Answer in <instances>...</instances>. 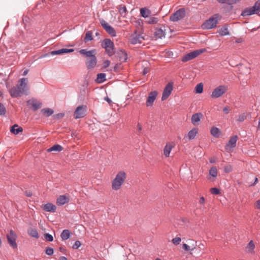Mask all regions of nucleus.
Here are the masks:
<instances>
[{"label": "nucleus", "instance_id": "obj_18", "mask_svg": "<svg viewBox=\"0 0 260 260\" xmlns=\"http://www.w3.org/2000/svg\"><path fill=\"white\" fill-rule=\"evenodd\" d=\"M70 201L69 196L61 195L56 200V204L57 205L61 206L68 203Z\"/></svg>", "mask_w": 260, "mask_h": 260}, {"label": "nucleus", "instance_id": "obj_17", "mask_svg": "<svg viewBox=\"0 0 260 260\" xmlns=\"http://www.w3.org/2000/svg\"><path fill=\"white\" fill-rule=\"evenodd\" d=\"M238 140V137L237 136H232L229 140L227 143L225 149L227 150H230V148H233L236 146V142Z\"/></svg>", "mask_w": 260, "mask_h": 260}, {"label": "nucleus", "instance_id": "obj_13", "mask_svg": "<svg viewBox=\"0 0 260 260\" xmlns=\"http://www.w3.org/2000/svg\"><path fill=\"white\" fill-rule=\"evenodd\" d=\"M86 108V106L84 105L78 106L74 112V118L79 119L83 117L85 115Z\"/></svg>", "mask_w": 260, "mask_h": 260}, {"label": "nucleus", "instance_id": "obj_6", "mask_svg": "<svg viewBox=\"0 0 260 260\" xmlns=\"http://www.w3.org/2000/svg\"><path fill=\"white\" fill-rule=\"evenodd\" d=\"M219 17V15L218 14L213 15L212 17H210L209 19L205 21L202 24V28L203 29H209L216 27Z\"/></svg>", "mask_w": 260, "mask_h": 260}, {"label": "nucleus", "instance_id": "obj_10", "mask_svg": "<svg viewBox=\"0 0 260 260\" xmlns=\"http://www.w3.org/2000/svg\"><path fill=\"white\" fill-rule=\"evenodd\" d=\"M100 21L101 25L109 35L113 37L116 36V31L113 27L103 19H100Z\"/></svg>", "mask_w": 260, "mask_h": 260}, {"label": "nucleus", "instance_id": "obj_19", "mask_svg": "<svg viewBox=\"0 0 260 260\" xmlns=\"http://www.w3.org/2000/svg\"><path fill=\"white\" fill-rule=\"evenodd\" d=\"M203 117V114L201 113H197L193 114L191 118V122L194 125H198L199 124L201 118Z\"/></svg>", "mask_w": 260, "mask_h": 260}, {"label": "nucleus", "instance_id": "obj_35", "mask_svg": "<svg viewBox=\"0 0 260 260\" xmlns=\"http://www.w3.org/2000/svg\"><path fill=\"white\" fill-rule=\"evenodd\" d=\"M221 4H227L228 5H233L240 1V0H217Z\"/></svg>", "mask_w": 260, "mask_h": 260}, {"label": "nucleus", "instance_id": "obj_34", "mask_svg": "<svg viewBox=\"0 0 260 260\" xmlns=\"http://www.w3.org/2000/svg\"><path fill=\"white\" fill-rule=\"evenodd\" d=\"M106 80V74L105 73H100L97 75L96 82L98 83H103Z\"/></svg>", "mask_w": 260, "mask_h": 260}, {"label": "nucleus", "instance_id": "obj_9", "mask_svg": "<svg viewBox=\"0 0 260 260\" xmlns=\"http://www.w3.org/2000/svg\"><path fill=\"white\" fill-rule=\"evenodd\" d=\"M227 90V86L224 85H220L213 90L211 96L213 98H219L225 93Z\"/></svg>", "mask_w": 260, "mask_h": 260}, {"label": "nucleus", "instance_id": "obj_26", "mask_svg": "<svg viewBox=\"0 0 260 260\" xmlns=\"http://www.w3.org/2000/svg\"><path fill=\"white\" fill-rule=\"evenodd\" d=\"M198 132V129L196 128H193L191 129L187 134V137L189 140L193 139L196 136L197 133Z\"/></svg>", "mask_w": 260, "mask_h": 260}, {"label": "nucleus", "instance_id": "obj_32", "mask_svg": "<svg viewBox=\"0 0 260 260\" xmlns=\"http://www.w3.org/2000/svg\"><path fill=\"white\" fill-rule=\"evenodd\" d=\"M219 35L221 36H224L228 35L229 34V30H228V27L226 26H225V25L223 26L219 29Z\"/></svg>", "mask_w": 260, "mask_h": 260}, {"label": "nucleus", "instance_id": "obj_50", "mask_svg": "<svg viewBox=\"0 0 260 260\" xmlns=\"http://www.w3.org/2000/svg\"><path fill=\"white\" fill-rule=\"evenodd\" d=\"M81 245V243L79 241H76L74 245H73L72 247L74 249H78L80 246Z\"/></svg>", "mask_w": 260, "mask_h": 260}, {"label": "nucleus", "instance_id": "obj_43", "mask_svg": "<svg viewBox=\"0 0 260 260\" xmlns=\"http://www.w3.org/2000/svg\"><path fill=\"white\" fill-rule=\"evenodd\" d=\"M246 118H247L246 114L242 113L239 116V117L237 119V121H238L239 122H242L244 120H245L246 119Z\"/></svg>", "mask_w": 260, "mask_h": 260}, {"label": "nucleus", "instance_id": "obj_30", "mask_svg": "<svg viewBox=\"0 0 260 260\" xmlns=\"http://www.w3.org/2000/svg\"><path fill=\"white\" fill-rule=\"evenodd\" d=\"M140 14L142 17L147 18L151 14V11L145 8H143L140 9Z\"/></svg>", "mask_w": 260, "mask_h": 260}, {"label": "nucleus", "instance_id": "obj_53", "mask_svg": "<svg viewBox=\"0 0 260 260\" xmlns=\"http://www.w3.org/2000/svg\"><path fill=\"white\" fill-rule=\"evenodd\" d=\"M230 109H229V108L228 107H225L223 109V111L225 114H228L230 112Z\"/></svg>", "mask_w": 260, "mask_h": 260}, {"label": "nucleus", "instance_id": "obj_23", "mask_svg": "<svg viewBox=\"0 0 260 260\" xmlns=\"http://www.w3.org/2000/svg\"><path fill=\"white\" fill-rule=\"evenodd\" d=\"M255 244L253 240H250L246 247V251L251 254H254Z\"/></svg>", "mask_w": 260, "mask_h": 260}, {"label": "nucleus", "instance_id": "obj_63", "mask_svg": "<svg viewBox=\"0 0 260 260\" xmlns=\"http://www.w3.org/2000/svg\"><path fill=\"white\" fill-rule=\"evenodd\" d=\"M210 162L211 163H214V162H215V161H214V160H213V159H211L210 160Z\"/></svg>", "mask_w": 260, "mask_h": 260}, {"label": "nucleus", "instance_id": "obj_22", "mask_svg": "<svg viewBox=\"0 0 260 260\" xmlns=\"http://www.w3.org/2000/svg\"><path fill=\"white\" fill-rule=\"evenodd\" d=\"M174 146L173 143L168 142L166 143L163 150L164 154L166 157H169L170 152Z\"/></svg>", "mask_w": 260, "mask_h": 260}, {"label": "nucleus", "instance_id": "obj_55", "mask_svg": "<svg viewBox=\"0 0 260 260\" xmlns=\"http://www.w3.org/2000/svg\"><path fill=\"white\" fill-rule=\"evenodd\" d=\"M199 203L200 204H204L205 203V198L203 197L200 198Z\"/></svg>", "mask_w": 260, "mask_h": 260}, {"label": "nucleus", "instance_id": "obj_33", "mask_svg": "<svg viewBox=\"0 0 260 260\" xmlns=\"http://www.w3.org/2000/svg\"><path fill=\"white\" fill-rule=\"evenodd\" d=\"M28 234L36 239L39 238V236L37 230L35 229H30L28 231Z\"/></svg>", "mask_w": 260, "mask_h": 260}, {"label": "nucleus", "instance_id": "obj_3", "mask_svg": "<svg viewBox=\"0 0 260 260\" xmlns=\"http://www.w3.org/2000/svg\"><path fill=\"white\" fill-rule=\"evenodd\" d=\"M126 175L124 171L119 172L115 179L112 182V188L114 190H117L121 188V186L125 181Z\"/></svg>", "mask_w": 260, "mask_h": 260}, {"label": "nucleus", "instance_id": "obj_45", "mask_svg": "<svg viewBox=\"0 0 260 260\" xmlns=\"http://www.w3.org/2000/svg\"><path fill=\"white\" fill-rule=\"evenodd\" d=\"M181 241V239L178 237H175L172 240V243L175 245H178L180 243Z\"/></svg>", "mask_w": 260, "mask_h": 260}, {"label": "nucleus", "instance_id": "obj_8", "mask_svg": "<svg viewBox=\"0 0 260 260\" xmlns=\"http://www.w3.org/2000/svg\"><path fill=\"white\" fill-rule=\"evenodd\" d=\"M206 51V49H201L199 50H196L193 51H192L190 53H188L183 56L182 58V61L185 62L188 60H191L198 55H200L201 53Z\"/></svg>", "mask_w": 260, "mask_h": 260}, {"label": "nucleus", "instance_id": "obj_57", "mask_svg": "<svg viewBox=\"0 0 260 260\" xmlns=\"http://www.w3.org/2000/svg\"><path fill=\"white\" fill-rule=\"evenodd\" d=\"M25 195L27 197H31L32 195V193L30 191H26Z\"/></svg>", "mask_w": 260, "mask_h": 260}, {"label": "nucleus", "instance_id": "obj_48", "mask_svg": "<svg viewBox=\"0 0 260 260\" xmlns=\"http://www.w3.org/2000/svg\"><path fill=\"white\" fill-rule=\"evenodd\" d=\"M6 108L4 105L0 103V115H4L6 113Z\"/></svg>", "mask_w": 260, "mask_h": 260}, {"label": "nucleus", "instance_id": "obj_12", "mask_svg": "<svg viewBox=\"0 0 260 260\" xmlns=\"http://www.w3.org/2000/svg\"><path fill=\"white\" fill-rule=\"evenodd\" d=\"M74 51L73 49H67V48H62L61 49H59L55 51H52L50 53H46L43 55H42L40 58H44L47 56H49L50 55H59L63 53H68L72 52Z\"/></svg>", "mask_w": 260, "mask_h": 260}, {"label": "nucleus", "instance_id": "obj_54", "mask_svg": "<svg viewBox=\"0 0 260 260\" xmlns=\"http://www.w3.org/2000/svg\"><path fill=\"white\" fill-rule=\"evenodd\" d=\"M255 208L260 210V200H258L256 202Z\"/></svg>", "mask_w": 260, "mask_h": 260}, {"label": "nucleus", "instance_id": "obj_21", "mask_svg": "<svg viewBox=\"0 0 260 260\" xmlns=\"http://www.w3.org/2000/svg\"><path fill=\"white\" fill-rule=\"evenodd\" d=\"M144 40L143 37L140 35H132L129 39V42L132 44H136L138 43H141L142 41Z\"/></svg>", "mask_w": 260, "mask_h": 260}, {"label": "nucleus", "instance_id": "obj_61", "mask_svg": "<svg viewBox=\"0 0 260 260\" xmlns=\"http://www.w3.org/2000/svg\"><path fill=\"white\" fill-rule=\"evenodd\" d=\"M257 129L258 130H260V117L259 118L258 124V126H257Z\"/></svg>", "mask_w": 260, "mask_h": 260}, {"label": "nucleus", "instance_id": "obj_5", "mask_svg": "<svg viewBox=\"0 0 260 260\" xmlns=\"http://www.w3.org/2000/svg\"><path fill=\"white\" fill-rule=\"evenodd\" d=\"M258 12H260V0L256 1L253 7L247 8L242 11L241 15L243 16H248L254 14H257Z\"/></svg>", "mask_w": 260, "mask_h": 260}, {"label": "nucleus", "instance_id": "obj_52", "mask_svg": "<svg viewBox=\"0 0 260 260\" xmlns=\"http://www.w3.org/2000/svg\"><path fill=\"white\" fill-rule=\"evenodd\" d=\"M150 71V69L149 68H145L143 71V74L144 75H145L146 74H147L148 73H149Z\"/></svg>", "mask_w": 260, "mask_h": 260}, {"label": "nucleus", "instance_id": "obj_27", "mask_svg": "<svg viewBox=\"0 0 260 260\" xmlns=\"http://www.w3.org/2000/svg\"><path fill=\"white\" fill-rule=\"evenodd\" d=\"M71 236V233L69 230H64L62 232L60 237L62 240H66L68 239Z\"/></svg>", "mask_w": 260, "mask_h": 260}, {"label": "nucleus", "instance_id": "obj_62", "mask_svg": "<svg viewBox=\"0 0 260 260\" xmlns=\"http://www.w3.org/2000/svg\"><path fill=\"white\" fill-rule=\"evenodd\" d=\"M257 180H258L257 178H255V181H254V182L252 184V185H254L256 183V182H257Z\"/></svg>", "mask_w": 260, "mask_h": 260}, {"label": "nucleus", "instance_id": "obj_47", "mask_svg": "<svg viewBox=\"0 0 260 260\" xmlns=\"http://www.w3.org/2000/svg\"><path fill=\"white\" fill-rule=\"evenodd\" d=\"M44 237L45 239L49 242H52L53 240V236L48 233L45 234L44 235Z\"/></svg>", "mask_w": 260, "mask_h": 260}, {"label": "nucleus", "instance_id": "obj_7", "mask_svg": "<svg viewBox=\"0 0 260 260\" xmlns=\"http://www.w3.org/2000/svg\"><path fill=\"white\" fill-rule=\"evenodd\" d=\"M185 16V9L180 8L170 16V20L173 22H177L183 19Z\"/></svg>", "mask_w": 260, "mask_h": 260}, {"label": "nucleus", "instance_id": "obj_16", "mask_svg": "<svg viewBox=\"0 0 260 260\" xmlns=\"http://www.w3.org/2000/svg\"><path fill=\"white\" fill-rule=\"evenodd\" d=\"M157 95V92L156 91H153L149 93L146 103L147 107L151 106L153 105V102L156 99Z\"/></svg>", "mask_w": 260, "mask_h": 260}, {"label": "nucleus", "instance_id": "obj_41", "mask_svg": "<svg viewBox=\"0 0 260 260\" xmlns=\"http://www.w3.org/2000/svg\"><path fill=\"white\" fill-rule=\"evenodd\" d=\"M84 39L85 41H91L93 39L92 37V32L90 31H87L86 33Z\"/></svg>", "mask_w": 260, "mask_h": 260}, {"label": "nucleus", "instance_id": "obj_49", "mask_svg": "<svg viewBox=\"0 0 260 260\" xmlns=\"http://www.w3.org/2000/svg\"><path fill=\"white\" fill-rule=\"evenodd\" d=\"M210 192L212 194H215V195H217V194H218L220 193L219 189L216 187L211 188L210 189Z\"/></svg>", "mask_w": 260, "mask_h": 260}, {"label": "nucleus", "instance_id": "obj_60", "mask_svg": "<svg viewBox=\"0 0 260 260\" xmlns=\"http://www.w3.org/2000/svg\"><path fill=\"white\" fill-rule=\"evenodd\" d=\"M28 72V70H25V71L23 72V76H25V75H26L27 74Z\"/></svg>", "mask_w": 260, "mask_h": 260}, {"label": "nucleus", "instance_id": "obj_28", "mask_svg": "<svg viewBox=\"0 0 260 260\" xmlns=\"http://www.w3.org/2000/svg\"><path fill=\"white\" fill-rule=\"evenodd\" d=\"M62 150V147L59 144H55L50 148L47 149L48 152L58 151L60 152Z\"/></svg>", "mask_w": 260, "mask_h": 260}, {"label": "nucleus", "instance_id": "obj_42", "mask_svg": "<svg viewBox=\"0 0 260 260\" xmlns=\"http://www.w3.org/2000/svg\"><path fill=\"white\" fill-rule=\"evenodd\" d=\"M182 247L186 251L193 250L196 248L194 246L190 247L186 244H183L182 245Z\"/></svg>", "mask_w": 260, "mask_h": 260}, {"label": "nucleus", "instance_id": "obj_36", "mask_svg": "<svg viewBox=\"0 0 260 260\" xmlns=\"http://www.w3.org/2000/svg\"><path fill=\"white\" fill-rule=\"evenodd\" d=\"M158 22V18L154 17H151L148 18L147 21V23L150 24H154L157 23Z\"/></svg>", "mask_w": 260, "mask_h": 260}, {"label": "nucleus", "instance_id": "obj_2", "mask_svg": "<svg viewBox=\"0 0 260 260\" xmlns=\"http://www.w3.org/2000/svg\"><path fill=\"white\" fill-rule=\"evenodd\" d=\"M79 52L87 58L86 64L88 69H93L96 66L97 59L95 50L87 51L86 49H81Z\"/></svg>", "mask_w": 260, "mask_h": 260}, {"label": "nucleus", "instance_id": "obj_58", "mask_svg": "<svg viewBox=\"0 0 260 260\" xmlns=\"http://www.w3.org/2000/svg\"><path fill=\"white\" fill-rule=\"evenodd\" d=\"M58 260H68V258L63 256H60Z\"/></svg>", "mask_w": 260, "mask_h": 260}, {"label": "nucleus", "instance_id": "obj_29", "mask_svg": "<svg viewBox=\"0 0 260 260\" xmlns=\"http://www.w3.org/2000/svg\"><path fill=\"white\" fill-rule=\"evenodd\" d=\"M41 112L46 117H49L53 113L54 111L50 108H44L41 110Z\"/></svg>", "mask_w": 260, "mask_h": 260}, {"label": "nucleus", "instance_id": "obj_46", "mask_svg": "<svg viewBox=\"0 0 260 260\" xmlns=\"http://www.w3.org/2000/svg\"><path fill=\"white\" fill-rule=\"evenodd\" d=\"M232 170L233 167L231 165H228L225 166L224 168V171L226 173L231 172Z\"/></svg>", "mask_w": 260, "mask_h": 260}, {"label": "nucleus", "instance_id": "obj_59", "mask_svg": "<svg viewBox=\"0 0 260 260\" xmlns=\"http://www.w3.org/2000/svg\"><path fill=\"white\" fill-rule=\"evenodd\" d=\"M137 128L139 131H141L142 130V126L140 124V123H138L137 124Z\"/></svg>", "mask_w": 260, "mask_h": 260}, {"label": "nucleus", "instance_id": "obj_25", "mask_svg": "<svg viewBox=\"0 0 260 260\" xmlns=\"http://www.w3.org/2000/svg\"><path fill=\"white\" fill-rule=\"evenodd\" d=\"M23 131V128L21 126H19L17 124H14L11 128L10 132L14 134L17 135L20 132H22Z\"/></svg>", "mask_w": 260, "mask_h": 260}, {"label": "nucleus", "instance_id": "obj_14", "mask_svg": "<svg viewBox=\"0 0 260 260\" xmlns=\"http://www.w3.org/2000/svg\"><path fill=\"white\" fill-rule=\"evenodd\" d=\"M27 105L30 106V108L34 111L41 108L42 103L36 99L31 98L27 101Z\"/></svg>", "mask_w": 260, "mask_h": 260}, {"label": "nucleus", "instance_id": "obj_24", "mask_svg": "<svg viewBox=\"0 0 260 260\" xmlns=\"http://www.w3.org/2000/svg\"><path fill=\"white\" fill-rule=\"evenodd\" d=\"M156 39H161L165 36V32L161 28L156 29L154 33Z\"/></svg>", "mask_w": 260, "mask_h": 260}, {"label": "nucleus", "instance_id": "obj_31", "mask_svg": "<svg viewBox=\"0 0 260 260\" xmlns=\"http://www.w3.org/2000/svg\"><path fill=\"white\" fill-rule=\"evenodd\" d=\"M211 134L215 138H218L220 136V131L216 127H213L210 131Z\"/></svg>", "mask_w": 260, "mask_h": 260}, {"label": "nucleus", "instance_id": "obj_56", "mask_svg": "<svg viewBox=\"0 0 260 260\" xmlns=\"http://www.w3.org/2000/svg\"><path fill=\"white\" fill-rule=\"evenodd\" d=\"M104 100L107 101L109 104H111L112 103V101L109 98L108 96H106L105 98H104Z\"/></svg>", "mask_w": 260, "mask_h": 260}, {"label": "nucleus", "instance_id": "obj_20", "mask_svg": "<svg viewBox=\"0 0 260 260\" xmlns=\"http://www.w3.org/2000/svg\"><path fill=\"white\" fill-rule=\"evenodd\" d=\"M42 208L43 210L49 212H55L56 210V206L50 203L43 205Z\"/></svg>", "mask_w": 260, "mask_h": 260}, {"label": "nucleus", "instance_id": "obj_15", "mask_svg": "<svg viewBox=\"0 0 260 260\" xmlns=\"http://www.w3.org/2000/svg\"><path fill=\"white\" fill-rule=\"evenodd\" d=\"M173 90V83L169 82L167 84L165 89H164L161 100L165 101L166 100L171 94L172 91Z\"/></svg>", "mask_w": 260, "mask_h": 260}, {"label": "nucleus", "instance_id": "obj_40", "mask_svg": "<svg viewBox=\"0 0 260 260\" xmlns=\"http://www.w3.org/2000/svg\"><path fill=\"white\" fill-rule=\"evenodd\" d=\"M119 13L122 15L123 14H125L127 12L126 8L124 5H120L119 6Z\"/></svg>", "mask_w": 260, "mask_h": 260}, {"label": "nucleus", "instance_id": "obj_64", "mask_svg": "<svg viewBox=\"0 0 260 260\" xmlns=\"http://www.w3.org/2000/svg\"><path fill=\"white\" fill-rule=\"evenodd\" d=\"M155 260H161V259H159V258H156Z\"/></svg>", "mask_w": 260, "mask_h": 260}, {"label": "nucleus", "instance_id": "obj_11", "mask_svg": "<svg viewBox=\"0 0 260 260\" xmlns=\"http://www.w3.org/2000/svg\"><path fill=\"white\" fill-rule=\"evenodd\" d=\"M7 238L9 245L14 248L17 247V245L16 242L17 238L16 234L13 231L10 230L9 234L7 235Z\"/></svg>", "mask_w": 260, "mask_h": 260}, {"label": "nucleus", "instance_id": "obj_1", "mask_svg": "<svg viewBox=\"0 0 260 260\" xmlns=\"http://www.w3.org/2000/svg\"><path fill=\"white\" fill-rule=\"evenodd\" d=\"M29 87L27 85V78H23L18 81L16 86L13 87L9 91L12 98L21 96L23 94H27Z\"/></svg>", "mask_w": 260, "mask_h": 260}, {"label": "nucleus", "instance_id": "obj_51", "mask_svg": "<svg viewBox=\"0 0 260 260\" xmlns=\"http://www.w3.org/2000/svg\"><path fill=\"white\" fill-rule=\"evenodd\" d=\"M110 64V61L108 60H106L104 61V63H103V66L104 68H107L109 66Z\"/></svg>", "mask_w": 260, "mask_h": 260}, {"label": "nucleus", "instance_id": "obj_44", "mask_svg": "<svg viewBox=\"0 0 260 260\" xmlns=\"http://www.w3.org/2000/svg\"><path fill=\"white\" fill-rule=\"evenodd\" d=\"M54 250L52 248L47 247L45 249V253L48 255H52L53 254Z\"/></svg>", "mask_w": 260, "mask_h": 260}, {"label": "nucleus", "instance_id": "obj_39", "mask_svg": "<svg viewBox=\"0 0 260 260\" xmlns=\"http://www.w3.org/2000/svg\"><path fill=\"white\" fill-rule=\"evenodd\" d=\"M120 52L121 53V55L120 56V60L122 61L125 62L127 60V53L123 50H121Z\"/></svg>", "mask_w": 260, "mask_h": 260}, {"label": "nucleus", "instance_id": "obj_4", "mask_svg": "<svg viewBox=\"0 0 260 260\" xmlns=\"http://www.w3.org/2000/svg\"><path fill=\"white\" fill-rule=\"evenodd\" d=\"M101 46L105 49L109 56H111L115 54L114 45L110 39H104L102 42Z\"/></svg>", "mask_w": 260, "mask_h": 260}, {"label": "nucleus", "instance_id": "obj_37", "mask_svg": "<svg viewBox=\"0 0 260 260\" xmlns=\"http://www.w3.org/2000/svg\"><path fill=\"white\" fill-rule=\"evenodd\" d=\"M196 92L197 93H201L203 91V84L200 83L196 86L195 87Z\"/></svg>", "mask_w": 260, "mask_h": 260}, {"label": "nucleus", "instance_id": "obj_38", "mask_svg": "<svg viewBox=\"0 0 260 260\" xmlns=\"http://www.w3.org/2000/svg\"><path fill=\"white\" fill-rule=\"evenodd\" d=\"M209 174L213 177H216L217 175V170L215 167H212L209 170Z\"/></svg>", "mask_w": 260, "mask_h": 260}]
</instances>
